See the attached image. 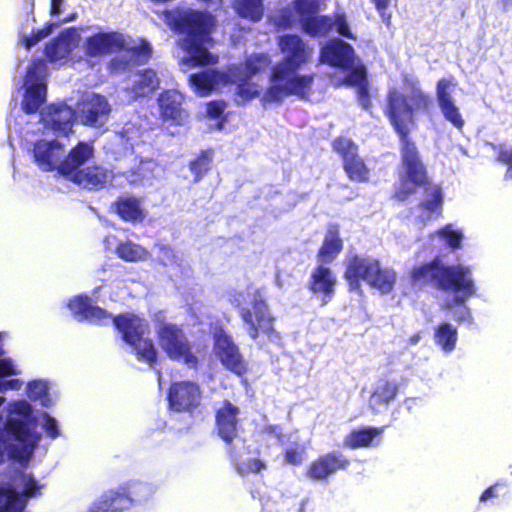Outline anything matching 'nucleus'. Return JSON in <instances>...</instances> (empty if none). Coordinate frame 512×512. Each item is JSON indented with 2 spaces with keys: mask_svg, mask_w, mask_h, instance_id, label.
Instances as JSON below:
<instances>
[{
  "mask_svg": "<svg viewBox=\"0 0 512 512\" xmlns=\"http://www.w3.org/2000/svg\"><path fill=\"white\" fill-rule=\"evenodd\" d=\"M403 82L409 88V94L405 95L397 88H390L386 93L383 108V114L398 136L403 168V174L398 185L394 187L392 198L406 202L419 188L423 189L426 198L418 203L421 213L416 221L426 225L429 221L442 217L444 195L442 187L430 179L411 133L417 127L415 113L427 111L431 105V98L421 89L419 82L410 76L405 75Z\"/></svg>",
  "mask_w": 512,
  "mask_h": 512,
  "instance_id": "f257e3e1",
  "label": "nucleus"
},
{
  "mask_svg": "<svg viewBox=\"0 0 512 512\" xmlns=\"http://www.w3.org/2000/svg\"><path fill=\"white\" fill-rule=\"evenodd\" d=\"M277 46L282 54L281 62L274 65L270 73V85L263 95L265 103H281L285 97L295 96L299 100L310 99L315 73L299 74L313 58L314 49L301 36L294 33L280 35Z\"/></svg>",
  "mask_w": 512,
  "mask_h": 512,
  "instance_id": "f03ea898",
  "label": "nucleus"
},
{
  "mask_svg": "<svg viewBox=\"0 0 512 512\" xmlns=\"http://www.w3.org/2000/svg\"><path fill=\"white\" fill-rule=\"evenodd\" d=\"M412 289L423 291L434 289L453 295L452 302L445 306L462 305L476 293L471 269L461 264H445L439 256L415 264L407 274Z\"/></svg>",
  "mask_w": 512,
  "mask_h": 512,
  "instance_id": "7ed1b4c3",
  "label": "nucleus"
},
{
  "mask_svg": "<svg viewBox=\"0 0 512 512\" xmlns=\"http://www.w3.org/2000/svg\"><path fill=\"white\" fill-rule=\"evenodd\" d=\"M170 25L181 38L179 47L187 54L191 67L214 65L218 56L209 51L212 34L217 26L216 16L206 10L182 9L175 12Z\"/></svg>",
  "mask_w": 512,
  "mask_h": 512,
  "instance_id": "20e7f679",
  "label": "nucleus"
},
{
  "mask_svg": "<svg viewBox=\"0 0 512 512\" xmlns=\"http://www.w3.org/2000/svg\"><path fill=\"white\" fill-rule=\"evenodd\" d=\"M343 277L348 290L360 294L362 281L382 294L390 293L397 281V273L393 268L382 265L378 258L360 254L346 258Z\"/></svg>",
  "mask_w": 512,
  "mask_h": 512,
  "instance_id": "39448f33",
  "label": "nucleus"
},
{
  "mask_svg": "<svg viewBox=\"0 0 512 512\" xmlns=\"http://www.w3.org/2000/svg\"><path fill=\"white\" fill-rule=\"evenodd\" d=\"M11 414H16L17 417L9 415L3 428L0 429V463L5 454L13 459L21 457V449L14 442L26 446L38 440V436L34 437L33 432L36 420L33 417L32 407L27 401L14 402Z\"/></svg>",
  "mask_w": 512,
  "mask_h": 512,
  "instance_id": "423d86ee",
  "label": "nucleus"
},
{
  "mask_svg": "<svg viewBox=\"0 0 512 512\" xmlns=\"http://www.w3.org/2000/svg\"><path fill=\"white\" fill-rule=\"evenodd\" d=\"M115 328L122 339L136 350L138 360L153 367L157 362V350L149 338H144L147 324L135 315L119 314L113 317Z\"/></svg>",
  "mask_w": 512,
  "mask_h": 512,
  "instance_id": "0eeeda50",
  "label": "nucleus"
},
{
  "mask_svg": "<svg viewBox=\"0 0 512 512\" xmlns=\"http://www.w3.org/2000/svg\"><path fill=\"white\" fill-rule=\"evenodd\" d=\"M250 306L242 307L239 316L246 326V332L251 339L256 340L260 335L268 338L277 337L274 327L275 317L270 312L266 298L261 289H255L251 294Z\"/></svg>",
  "mask_w": 512,
  "mask_h": 512,
  "instance_id": "6e6552de",
  "label": "nucleus"
},
{
  "mask_svg": "<svg viewBox=\"0 0 512 512\" xmlns=\"http://www.w3.org/2000/svg\"><path fill=\"white\" fill-rule=\"evenodd\" d=\"M157 339L161 349L173 361H181L191 369H197L199 359L192 351V345L181 326L161 323L157 328Z\"/></svg>",
  "mask_w": 512,
  "mask_h": 512,
  "instance_id": "1a4fd4ad",
  "label": "nucleus"
},
{
  "mask_svg": "<svg viewBox=\"0 0 512 512\" xmlns=\"http://www.w3.org/2000/svg\"><path fill=\"white\" fill-rule=\"evenodd\" d=\"M142 486L140 482L128 481L108 489L92 502L88 512H123L133 505Z\"/></svg>",
  "mask_w": 512,
  "mask_h": 512,
  "instance_id": "9d476101",
  "label": "nucleus"
},
{
  "mask_svg": "<svg viewBox=\"0 0 512 512\" xmlns=\"http://www.w3.org/2000/svg\"><path fill=\"white\" fill-rule=\"evenodd\" d=\"M331 147L341 157L343 169L351 181L357 183L369 181L370 170L359 155V148L352 139L338 136L332 141Z\"/></svg>",
  "mask_w": 512,
  "mask_h": 512,
  "instance_id": "9b49d317",
  "label": "nucleus"
},
{
  "mask_svg": "<svg viewBox=\"0 0 512 512\" xmlns=\"http://www.w3.org/2000/svg\"><path fill=\"white\" fill-rule=\"evenodd\" d=\"M166 399L170 411L191 415L201 406L202 390L191 380L174 381L167 389Z\"/></svg>",
  "mask_w": 512,
  "mask_h": 512,
  "instance_id": "f8f14e48",
  "label": "nucleus"
},
{
  "mask_svg": "<svg viewBox=\"0 0 512 512\" xmlns=\"http://www.w3.org/2000/svg\"><path fill=\"white\" fill-rule=\"evenodd\" d=\"M212 340L214 353L223 367L239 377L244 376L248 371L247 363L231 335L223 327H217Z\"/></svg>",
  "mask_w": 512,
  "mask_h": 512,
  "instance_id": "ddd939ff",
  "label": "nucleus"
},
{
  "mask_svg": "<svg viewBox=\"0 0 512 512\" xmlns=\"http://www.w3.org/2000/svg\"><path fill=\"white\" fill-rule=\"evenodd\" d=\"M239 414V407L227 399L223 400L221 406L215 410V431L225 443L231 461L237 460V451L233 442L239 437Z\"/></svg>",
  "mask_w": 512,
  "mask_h": 512,
  "instance_id": "4468645a",
  "label": "nucleus"
},
{
  "mask_svg": "<svg viewBox=\"0 0 512 512\" xmlns=\"http://www.w3.org/2000/svg\"><path fill=\"white\" fill-rule=\"evenodd\" d=\"M83 49L89 58L106 56L126 49V38L116 30L99 31L84 40Z\"/></svg>",
  "mask_w": 512,
  "mask_h": 512,
  "instance_id": "2eb2a0df",
  "label": "nucleus"
},
{
  "mask_svg": "<svg viewBox=\"0 0 512 512\" xmlns=\"http://www.w3.org/2000/svg\"><path fill=\"white\" fill-rule=\"evenodd\" d=\"M350 460L339 451H331L316 457L307 467L306 476L313 481L327 482L338 471H345Z\"/></svg>",
  "mask_w": 512,
  "mask_h": 512,
  "instance_id": "dca6fc26",
  "label": "nucleus"
},
{
  "mask_svg": "<svg viewBox=\"0 0 512 512\" xmlns=\"http://www.w3.org/2000/svg\"><path fill=\"white\" fill-rule=\"evenodd\" d=\"M63 155L64 145L56 139H39L33 144V161L43 172L57 171L59 174V166Z\"/></svg>",
  "mask_w": 512,
  "mask_h": 512,
  "instance_id": "f3484780",
  "label": "nucleus"
},
{
  "mask_svg": "<svg viewBox=\"0 0 512 512\" xmlns=\"http://www.w3.org/2000/svg\"><path fill=\"white\" fill-rule=\"evenodd\" d=\"M336 283L337 279L332 270L326 264L320 263L312 270L307 282V289L324 306L334 297Z\"/></svg>",
  "mask_w": 512,
  "mask_h": 512,
  "instance_id": "a211bd4d",
  "label": "nucleus"
},
{
  "mask_svg": "<svg viewBox=\"0 0 512 512\" xmlns=\"http://www.w3.org/2000/svg\"><path fill=\"white\" fill-rule=\"evenodd\" d=\"M184 97L174 89L163 90L157 98L160 119L171 126H181L188 117L183 108Z\"/></svg>",
  "mask_w": 512,
  "mask_h": 512,
  "instance_id": "6ab92c4d",
  "label": "nucleus"
},
{
  "mask_svg": "<svg viewBox=\"0 0 512 512\" xmlns=\"http://www.w3.org/2000/svg\"><path fill=\"white\" fill-rule=\"evenodd\" d=\"M75 110L65 103L50 104L45 119V128L56 137H68L73 133Z\"/></svg>",
  "mask_w": 512,
  "mask_h": 512,
  "instance_id": "aec40b11",
  "label": "nucleus"
},
{
  "mask_svg": "<svg viewBox=\"0 0 512 512\" xmlns=\"http://www.w3.org/2000/svg\"><path fill=\"white\" fill-rule=\"evenodd\" d=\"M94 157V147L91 143L79 141L68 153L62 157L59 166V174L71 181L76 173L82 171L89 160Z\"/></svg>",
  "mask_w": 512,
  "mask_h": 512,
  "instance_id": "412c9836",
  "label": "nucleus"
},
{
  "mask_svg": "<svg viewBox=\"0 0 512 512\" xmlns=\"http://www.w3.org/2000/svg\"><path fill=\"white\" fill-rule=\"evenodd\" d=\"M319 60L331 67L349 69L354 63V49L345 41L335 38L321 47Z\"/></svg>",
  "mask_w": 512,
  "mask_h": 512,
  "instance_id": "4be33fe9",
  "label": "nucleus"
},
{
  "mask_svg": "<svg viewBox=\"0 0 512 512\" xmlns=\"http://www.w3.org/2000/svg\"><path fill=\"white\" fill-rule=\"evenodd\" d=\"M233 79L229 72L217 69H206L189 76L190 86L199 96H208L214 89L232 84Z\"/></svg>",
  "mask_w": 512,
  "mask_h": 512,
  "instance_id": "5701e85b",
  "label": "nucleus"
},
{
  "mask_svg": "<svg viewBox=\"0 0 512 512\" xmlns=\"http://www.w3.org/2000/svg\"><path fill=\"white\" fill-rule=\"evenodd\" d=\"M77 36L75 27L62 30L45 44L43 52L46 59L51 63L68 59L77 45Z\"/></svg>",
  "mask_w": 512,
  "mask_h": 512,
  "instance_id": "b1692460",
  "label": "nucleus"
},
{
  "mask_svg": "<svg viewBox=\"0 0 512 512\" xmlns=\"http://www.w3.org/2000/svg\"><path fill=\"white\" fill-rule=\"evenodd\" d=\"M452 85L454 84L451 80L440 79L436 85V99L444 119L450 122L456 129L462 130L465 121L460 109L456 106L452 95L448 91Z\"/></svg>",
  "mask_w": 512,
  "mask_h": 512,
  "instance_id": "393cba45",
  "label": "nucleus"
},
{
  "mask_svg": "<svg viewBox=\"0 0 512 512\" xmlns=\"http://www.w3.org/2000/svg\"><path fill=\"white\" fill-rule=\"evenodd\" d=\"M114 179V174L102 165H91L76 173L71 182L88 191H99L107 187Z\"/></svg>",
  "mask_w": 512,
  "mask_h": 512,
  "instance_id": "a878e982",
  "label": "nucleus"
},
{
  "mask_svg": "<svg viewBox=\"0 0 512 512\" xmlns=\"http://www.w3.org/2000/svg\"><path fill=\"white\" fill-rule=\"evenodd\" d=\"M72 315L78 321L101 323L110 318V314L103 308L93 305L89 296L80 294L71 298L67 304Z\"/></svg>",
  "mask_w": 512,
  "mask_h": 512,
  "instance_id": "bb28decb",
  "label": "nucleus"
},
{
  "mask_svg": "<svg viewBox=\"0 0 512 512\" xmlns=\"http://www.w3.org/2000/svg\"><path fill=\"white\" fill-rule=\"evenodd\" d=\"M344 241L341 237L340 226L331 223L327 226L321 246L317 251V259L321 264L332 263L343 251Z\"/></svg>",
  "mask_w": 512,
  "mask_h": 512,
  "instance_id": "cd10ccee",
  "label": "nucleus"
},
{
  "mask_svg": "<svg viewBox=\"0 0 512 512\" xmlns=\"http://www.w3.org/2000/svg\"><path fill=\"white\" fill-rule=\"evenodd\" d=\"M398 392V382L387 377L379 378L372 389L369 407L374 413H378L381 406L387 407L397 398Z\"/></svg>",
  "mask_w": 512,
  "mask_h": 512,
  "instance_id": "c85d7f7f",
  "label": "nucleus"
},
{
  "mask_svg": "<svg viewBox=\"0 0 512 512\" xmlns=\"http://www.w3.org/2000/svg\"><path fill=\"white\" fill-rule=\"evenodd\" d=\"M271 57L268 53H253L245 58L240 65L229 68L231 77L243 76L244 80H250L257 74L264 73L271 65Z\"/></svg>",
  "mask_w": 512,
  "mask_h": 512,
  "instance_id": "c756f323",
  "label": "nucleus"
},
{
  "mask_svg": "<svg viewBox=\"0 0 512 512\" xmlns=\"http://www.w3.org/2000/svg\"><path fill=\"white\" fill-rule=\"evenodd\" d=\"M110 111L106 98L100 94H94L83 104L81 109L82 123L88 126H100L102 118L106 117Z\"/></svg>",
  "mask_w": 512,
  "mask_h": 512,
  "instance_id": "7c9ffc66",
  "label": "nucleus"
},
{
  "mask_svg": "<svg viewBox=\"0 0 512 512\" xmlns=\"http://www.w3.org/2000/svg\"><path fill=\"white\" fill-rule=\"evenodd\" d=\"M111 210L124 222L137 223L145 218L141 202L134 196L118 197L112 203Z\"/></svg>",
  "mask_w": 512,
  "mask_h": 512,
  "instance_id": "2f4dec72",
  "label": "nucleus"
},
{
  "mask_svg": "<svg viewBox=\"0 0 512 512\" xmlns=\"http://www.w3.org/2000/svg\"><path fill=\"white\" fill-rule=\"evenodd\" d=\"M385 427H361L351 430L344 438V446L350 449L370 447L384 432Z\"/></svg>",
  "mask_w": 512,
  "mask_h": 512,
  "instance_id": "473e14b6",
  "label": "nucleus"
},
{
  "mask_svg": "<svg viewBox=\"0 0 512 512\" xmlns=\"http://www.w3.org/2000/svg\"><path fill=\"white\" fill-rule=\"evenodd\" d=\"M160 86L157 72L152 68H145L138 72L136 80L130 87L135 99L144 98L156 91Z\"/></svg>",
  "mask_w": 512,
  "mask_h": 512,
  "instance_id": "72a5a7b5",
  "label": "nucleus"
},
{
  "mask_svg": "<svg viewBox=\"0 0 512 512\" xmlns=\"http://www.w3.org/2000/svg\"><path fill=\"white\" fill-rule=\"evenodd\" d=\"M47 95V86L43 82L31 83L25 90L21 103L22 111L27 115H33L38 112L45 103Z\"/></svg>",
  "mask_w": 512,
  "mask_h": 512,
  "instance_id": "f704fd0d",
  "label": "nucleus"
},
{
  "mask_svg": "<svg viewBox=\"0 0 512 512\" xmlns=\"http://www.w3.org/2000/svg\"><path fill=\"white\" fill-rule=\"evenodd\" d=\"M302 30L311 37H324L334 29V20L330 15H315L302 19Z\"/></svg>",
  "mask_w": 512,
  "mask_h": 512,
  "instance_id": "c9c22d12",
  "label": "nucleus"
},
{
  "mask_svg": "<svg viewBox=\"0 0 512 512\" xmlns=\"http://www.w3.org/2000/svg\"><path fill=\"white\" fill-rule=\"evenodd\" d=\"M214 150L208 148L201 150L195 158L188 163V168L193 174V182H200L204 176L209 173L213 166Z\"/></svg>",
  "mask_w": 512,
  "mask_h": 512,
  "instance_id": "e433bc0d",
  "label": "nucleus"
},
{
  "mask_svg": "<svg viewBox=\"0 0 512 512\" xmlns=\"http://www.w3.org/2000/svg\"><path fill=\"white\" fill-rule=\"evenodd\" d=\"M457 339V329L451 324L443 322L435 327L434 341L444 352H452L456 347Z\"/></svg>",
  "mask_w": 512,
  "mask_h": 512,
  "instance_id": "4c0bfd02",
  "label": "nucleus"
},
{
  "mask_svg": "<svg viewBox=\"0 0 512 512\" xmlns=\"http://www.w3.org/2000/svg\"><path fill=\"white\" fill-rule=\"evenodd\" d=\"M233 7L238 16L251 22H258L264 14L262 0H233Z\"/></svg>",
  "mask_w": 512,
  "mask_h": 512,
  "instance_id": "58836bf2",
  "label": "nucleus"
},
{
  "mask_svg": "<svg viewBox=\"0 0 512 512\" xmlns=\"http://www.w3.org/2000/svg\"><path fill=\"white\" fill-rule=\"evenodd\" d=\"M115 253L125 262L145 261L149 256V252L144 247L129 240L120 242L115 248Z\"/></svg>",
  "mask_w": 512,
  "mask_h": 512,
  "instance_id": "ea45409f",
  "label": "nucleus"
},
{
  "mask_svg": "<svg viewBox=\"0 0 512 512\" xmlns=\"http://www.w3.org/2000/svg\"><path fill=\"white\" fill-rule=\"evenodd\" d=\"M19 494L12 487L0 486V512H22Z\"/></svg>",
  "mask_w": 512,
  "mask_h": 512,
  "instance_id": "a19ab883",
  "label": "nucleus"
},
{
  "mask_svg": "<svg viewBox=\"0 0 512 512\" xmlns=\"http://www.w3.org/2000/svg\"><path fill=\"white\" fill-rule=\"evenodd\" d=\"M126 51L130 60L136 65L146 64L152 57L153 49L151 44L144 38L139 39V43L132 47H127Z\"/></svg>",
  "mask_w": 512,
  "mask_h": 512,
  "instance_id": "79ce46f5",
  "label": "nucleus"
},
{
  "mask_svg": "<svg viewBox=\"0 0 512 512\" xmlns=\"http://www.w3.org/2000/svg\"><path fill=\"white\" fill-rule=\"evenodd\" d=\"M233 82H239L236 89V96L238 97V102L241 104H245L252 99L256 98L259 95V92L254 84L249 83V80H244L243 76L238 75V77H233Z\"/></svg>",
  "mask_w": 512,
  "mask_h": 512,
  "instance_id": "37998d69",
  "label": "nucleus"
},
{
  "mask_svg": "<svg viewBox=\"0 0 512 512\" xmlns=\"http://www.w3.org/2000/svg\"><path fill=\"white\" fill-rule=\"evenodd\" d=\"M231 462L233 463L238 474L242 476L248 474H257L267 468V464L259 458H250L246 461H240L238 454L237 460Z\"/></svg>",
  "mask_w": 512,
  "mask_h": 512,
  "instance_id": "c03bdc74",
  "label": "nucleus"
},
{
  "mask_svg": "<svg viewBox=\"0 0 512 512\" xmlns=\"http://www.w3.org/2000/svg\"><path fill=\"white\" fill-rule=\"evenodd\" d=\"M55 24L47 22L41 29L32 30L29 35H23L21 37V43L26 49H30L35 46L39 41L49 36L54 28Z\"/></svg>",
  "mask_w": 512,
  "mask_h": 512,
  "instance_id": "a18cd8bd",
  "label": "nucleus"
},
{
  "mask_svg": "<svg viewBox=\"0 0 512 512\" xmlns=\"http://www.w3.org/2000/svg\"><path fill=\"white\" fill-rule=\"evenodd\" d=\"M508 494L509 488L507 484L503 482H496L483 491L480 495L479 501L481 503H486L494 499L505 498Z\"/></svg>",
  "mask_w": 512,
  "mask_h": 512,
  "instance_id": "49530a36",
  "label": "nucleus"
},
{
  "mask_svg": "<svg viewBox=\"0 0 512 512\" xmlns=\"http://www.w3.org/2000/svg\"><path fill=\"white\" fill-rule=\"evenodd\" d=\"M439 236L444 239L452 250L462 246L463 234L459 230H453L451 225H446L438 230Z\"/></svg>",
  "mask_w": 512,
  "mask_h": 512,
  "instance_id": "de8ad7c7",
  "label": "nucleus"
},
{
  "mask_svg": "<svg viewBox=\"0 0 512 512\" xmlns=\"http://www.w3.org/2000/svg\"><path fill=\"white\" fill-rule=\"evenodd\" d=\"M295 9L302 21L303 18L315 16L320 10V3L318 0H296Z\"/></svg>",
  "mask_w": 512,
  "mask_h": 512,
  "instance_id": "09e8293b",
  "label": "nucleus"
},
{
  "mask_svg": "<svg viewBox=\"0 0 512 512\" xmlns=\"http://www.w3.org/2000/svg\"><path fill=\"white\" fill-rule=\"evenodd\" d=\"M305 447L299 444L289 446L284 450L285 461L293 466H299L302 464L305 458Z\"/></svg>",
  "mask_w": 512,
  "mask_h": 512,
  "instance_id": "8fccbe9b",
  "label": "nucleus"
},
{
  "mask_svg": "<svg viewBox=\"0 0 512 512\" xmlns=\"http://www.w3.org/2000/svg\"><path fill=\"white\" fill-rule=\"evenodd\" d=\"M19 475L23 482L22 495L26 498L37 496L41 489L38 481L30 474L20 472Z\"/></svg>",
  "mask_w": 512,
  "mask_h": 512,
  "instance_id": "3c124183",
  "label": "nucleus"
},
{
  "mask_svg": "<svg viewBox=\"0 0 512 512\" xmlns=\"http://www.w3.org/2000/svg\"><path fill=\"white\" fill-rule=\"evenodd\" d=\"M350 72L344 78V83L349 86L360 87L362 84H367V73L364 66L351 67Z\"/></svg>",
  "mask_w": 512,
  "mask_h": 512,
  "instance_id": "603ef678",
  "label": "nucleus"
},
{
  "mask_svg": "<svg viewBox=\"0 0 512 512\" xmlns=\"http://www.w3.org/2000/svg\"><path fill=\"white\" fill-rule=\"evenodd\" d=\"M46 71L45 63L42 59H33L26 71V77L32 83L40 82L44 72Z\"/></svg>",
  "mask_w": 512,
  "mask_h": 512,
  "instance_id": "864d4df0",
  "label": "nucleus"
},
{
  "mask_svg": "<svg viewBox=\"0 0 512 512\" xmlns=\"http://www.w3.org/2000/svg\"><path fill=\"white\" fill-rule=\"evenodd\" d=\"M295 19L288 8L281 9L274 17L273 24L278 29H289L294 25Z\"/></svg>",
  "mask_w": 512,
  "mask_h": 512,
  "instance_id": "5fc2aeb1",
  "label": "nucleus"
},
{
  "mask_svg": "<svg viewBox=\"0 0 512 512\" xmlns=\"http://www.w3.org/2000/svg\"><path fill=\"white\" fill-rule=\"evenodd\" d=\"M332 17L334 20V28L340 35L349 39H355L344 13H335Z\"/></svg>",
  "mask_w": 512,
  "mask_h": 512,
  "instance_id": "6e6d98bb",
  "label": "nucleus"
},
{
  "mask_svg": "<svg viewBox=\"0 0 512 512\" xmlns=\"http://www.w3.org/2000/svg\"><path fill=\"white\" fill-rule=\"evenodd\" d=\"M226 107L224 100H213L207 103L206 113L211 119H218L223 115Z\"/></svg>",
  "mask_w": 512,
  "mask_h": 512,
  "instance_id": "4d7b16f0",
  "label": "nucleus"
},
{
  "mask_svg": "<svg viewBox=\"0 0 512 512\" xmlns=\"http://www.w3.org/2000/svg\"><path fill=\"white\" fill-rule=\"evenodd\" d=\"M497 161L507 165L505 178L512 179V148L507 149L504 147H500L497 155Z\"/></svg>",
  "mask_w": 512,
  "mask_h": 512,
  "instance_id": "13d9d810",
  "label": "nucleus"
},
{
  "mask_svg": "<svg viewBox=\"0 0 512 512\" xmlns=\"http://www.w3.org/2000/svg\"><path fill=\"white\" fill-rule=\"evenodd\" d=\"M357 100L363 109L368 110L372 106V101L367 84L357 87Z\"/></svg>",
  "mask_w": 512,
  "mask_h": 512,
  "instance_id": "bf43d9fd",
  "label": "nucleus"
},
{
  "mask_svg": "<svg viewBox=\"0 0 512 512\" xmlns=\"http://www.w3.org/2000/svg\"><path fill=\"white\" fill-rule=\"evenodd\" d=\"M44 420H45L44 429H45L46 434L52 439L57 438L60 435V432L58 429V424H57L56 419L49 416L48 414H46Z\"/></svg>",
  "mask_w": 512,
  "mask_h": 512,
  "instance_id": "052dcab7",
  "label": "nucleus"
},
{
  "mask_svg": "<svg viewBox=\"0 0 512 512\" xmlns=\"http://www.w3.org/2000/svg\"><path fill=\"white\" fill-rule=\"evenodd\" d=\"M30 398L39 399L46 394V387L41 381H32L28 383Z\"/></svg>",
  "mask_w": 512,
  "mask_h": 512,
  "instance_id": "680f3d73",
  "label": "nucleus"
},
{
  "mask_svg": "<svg viewBox=\"0 0 512 512\" xmlns=\"http://www.w3.org/2000/svg\"><path fill=\"white\" fill-rule=\"evenodd\" d=\"M17 371L9 358L0 359V377L16 375Z\"/></svg>",
  "mask_w": 512,
  "mask_h": 512,
  "instance_id": "e2e57ef3",
  "label": "nucleus"
},
{
  "mask_svg": "<svg viewBox=\"0 0 512 512\" xmlns=\"http://www.w3.org/2000/svg\"><path fill=\"white\" fill-rule=\"evenodd\" d=\"M454 320L458 323H461V322H469L470 323L472 321V316H471L469 308L467 306L463 305V307L455 313Z\"/></svg>",
  "mask_w": 512,
  "mask_h": 512,
  "instance_id": "0e129e2a",
  "label": "nucleus"
},
{
  "mask_svg": "<svg viewBox=\"0 0 512 512\" xmlns=\"http://www.w3.org/2000/svg\"><path fill=\"white\" fill-rule=\"evenodd\" d=\"M373 3L375 4V7L377 9V11L380 13V15L382 16L383 19H385V21L387 23H389L390 21V15H385V12L389 6V3H390V0H372Z\"/></svg>",
  "mask_w": 512,
  "mask_h": 512,
  "instance_id": "69168bd1",
  "label": "nucleus"
},
{
  "mask_svg": "<svg viewBox=\"0 0 512 512\" xmlns=\"http://www.w3.org/2000/svg\"><path fill=\"white\" fill-rule=\"evenodd\" d=\"M1 385L3 390H18L21 386V383L17 379H11L1 383Z\"/></svg>",
  "mask_w": 512,
  "mask_h": 512,
  "instance_id": "338daca9",
  "label": "nucleus"
},
{
  "mask_svg": "<svg viewBox=\"0 0 512 512\" xmlns=\"http://www.w3.org/2000/svg\"><path fill=\"white\" fill-rule=\"evenodd\" d=\"M62 0H51V14L58 15L61 12Z\"/></svg>",
  "mask_w": 512,
  "mask_h": 512,
  "instance_id": "774afa93",
  "label": "nucleus"
}]
</instances>
